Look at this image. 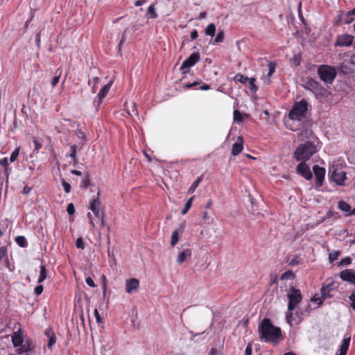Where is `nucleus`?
I'll use <instances>...</instances> for the list:
<instances>
[{"label": "nucleus", "mask_w": 355, "mask_h": 355, "mask_svg": "<svg viewBox=\"0 0 355 355\" xmlns=\"http://www.w3.org/2000/svg\"><path fill=\"white\" fill-rule=\"evenodd\" d=\"M209 355H217V351L215 348H211Z\"/></svg>", "instance_id": "774afa93"}, {"label": "nucleus", "mask_w": 355, "mask_h": 355, "mask_svg": "<svg viewBox=\"0 0 355 355\" xmlns=\"http://www.w3.org/2000/svg\"><path fill=\"white\" fill-rule=\"evenodd\" d=\"M15 241L20 247H26L27 245L26 238L23 236H17L15 238Z\"/></svg>", "instance_id": "bb28decb"}, {"label": "nucleus", "mask_w": 355, "mask_h": 355, "mask_svg": "<svg viewBox=\"0 0 355 355\" xmlns=\"http://www.w3.org/2000/svg\"><path fill=\"white\" fill-rule=\"evenodd\" d=\"M340 277L343 280L355 285V272L352 269H345L340 272Z\"/></svg>", "instance_id": "ddd939ff"}, {"label": "nucleus", "mask_w": 355, "mask_h": 355, "mask_svg": "<svg viewBox=\"0 0 355 355\" xmlns=\"http://www.w3.org/2000/svg\"><path fill=\"white\" fill-rule=\"evenodd\" d=\"M243 139L238 137L236 141L233 144L232 148V155L234 156L238 155L243 150Z\"/></svg>", "instance_id": "dca6fc26"}, {"label": "nucleus", "mask_w": 355, "mask_h": 355, "mask_svg": "<svg viewBox=\"0 0 355 355\" xmlns=\"http://www.w3.org/2000/svg\"><path fill=\"white\" fill-rule=\"evenodd\" d=\"M297 172L301 175L306 180H311L313 177L312 172L310 170L309 166L304 162H300L297 166Z\"/></svg>", "instance_id": "9b49d317"}, {"label": "nucleus", "mask_w": 355, "mask_h": 355, "mask_svg": "<svg viewBox=\"0 0 355 355\" xmlns=\"http://www.w3.org/2000/svg\"><path fill=\"white\" fill-rule=\"evenodd\" d=\"M61 183L65 193H69L71 191L70 184L68 182H67L63 178L62 179Z\"/></svg>", "instance_id": "4c0bfd02"}, {"label": "nucleus", "mask_w": 355, "mask_h": 355, "mask_svg": "<svg viewBox=\"0 0 355 355\" xmlns=\"http://www.w3.org/2000/svg\"><path fill=\"white\" fill-rule=\"evenodd\" d=\"M55 76L51 80V86L53 87H54L58 83V82L60 80V77L61 75V71L60 70V69H58L55 71Z\"/></svg>", "instance_id": "c85d7f7f"}, {"label": "nucleus", "mask_w": 355, "mask_h": 355, "mask_svg": "<svg viewBox=\"0 0 355 355\" xmlns=\"http://www.w3.org/2000/svg\"><path fill=\"white\" fill-rule=\"evenodd\" d=\"M198 36V31L196 30H193L191 33V39L192 40L196 39Z\"/></svg>", "instance_id": "680f3d73"}, {"label": "nucleus", "mask_w": 355, "mask_h": 355, "mask_svg": "<svg viewBox=\"0 0 355 355\" xmlns=\"http://www.w3.org/2000/svg\"><path fill=\"white\" fill-rule=\"evenodd\" d=\"M286 320L289 324H291L293 322V313H291V311H288V313H286Z\"/></svg>", "instance_id": "052dcab7"}, {"label": "nucleus", "mask_w": 355, "mask_h": 355, "mask_svg": "<svg viewBox=\"0 0 355 355\" xmlns=\"http://www.w3.org/2000/svg\"><path fill=\"white\" fill-rule=\"evenodd\" d=\"M94 313L97 323H101L102 320H101V318L100 316V314H99L97 309H94Z\"/></svg>", "instance_id": "13d9d810"}, {"label": "nucleus", "mask_w": 355, "mask_h": 355, "mask_svg": "<svg viewBox=\"0 0 355 355\" xmlns=\"http://www.w3.org/2000/svg\"><path fill=\"white\" fill-rule=\"evenodd\" d=\"M291 62L295 66H298L300 64V55H295L291 60Z\"/></svg>", "instance_id": "49530a36"}, {"label": "nucleus", "mask_w": 355, "mask_h": 355, "mask_svg": "<svg viewBox=\"0 0 355 355\" xmlns=\"http://www.w3.org/2000/svg\"><path fill=\"white\" fill-rule=\"evenodd\" d=\"M185 227H186V222L183 221L181 223H180L179 227L176 230L179 231V234L182 233Z\"/></svg>", "instance_id": "4d7b16f0"}, {"label": "nucleus", "mask_w": 355, "mask_h": 355, "mask_svg": "<svg viewBox=\"0 0 355 355\" xmlns=\"http://www.w3.org/2000/svg\"><path fill=\"white\" fill-rule=\"evenodd\" d=\"M248 77L244 76L241 73H237L235 76V79L243 84L246 83L248 82Z\"/></svg>", "instance_id": "72a5a7b5"}, {"label": "nucleus", "mask_w": 355, "mask_h": 355, "mask_svg": "<svg viewBox=\"0 0 355 355\" xmlns=\"http://www.w3.org/2000/svg\"><path fill=\"white\" fill-rule=\"evenodd\" d=\"M338 207L342 211H346V212L349 211L350 209H351L350 205L348 203H347L346 202L343 201V200H340L338 202Z\"/></svg>", "instance_id": "a878e982"}, {"label": "nucleus", "mask_w": 355, "mask_h": 355, "mask_svg": "<svg viewBox=\"0 0 355 355\" xmlns=\"http://www.w3.org/2000/svg\"><path fill=\"white\" fill-rule=\"evenodd\" d=\"M99 189H97L96 196H94L89 201V209L93 212L96 218H101L103 211L101 210V203L99 201Z\"/></svg>", "instance_id": "6e6552de"}, {"label": "nucleus", "mask_w": 355, "mask_h": 355, "mask_svg": "<svg viewBox=\"0 0 355 355\" xmlns=\"http://www.w3.org/2000/svg\"><path fill=\"white\" fill-rule=\"evenodd\" d=\"M289 265L291 266H297L300 263V258L298 256H295V257L292 258L291 260L288 261Z\"/></svg>", "instance_id": "a18cd8bd"}, {"label": "nucleus", "mask_w": 355, "mask_h": 355, "mask_svg": "<svg viewBox=\"0 0 355 355\" xmlns=\"http://www.w3.org/2000/svg\"><path fill=\"white\" fill-rule=\"evenodd\" d=\"M146 1V0H137L135 2L136 6H140L143 5Z\"/></svg>", "instance_id": "338daca9"}, {"label": "nucleus", "mask_w": 355, "mask_h": 355, "mask_svg": "<svg viewBox=\"0 0 355 355\" xmlns=\"http://www.w3.org/2000/svg\"><path fill=\"white\" fill-rule=\"evenodd\" d=\"M7 250L5 247L0 248V261L6 255Z\"/></svg>", "instance_id": "6e6d98bb"}, {"label": "nucleus", "mask_w": 355, "mask_h": 355, "mask_svg": "<svg viewBox=\"0 0 355 355\" xmlns=\"http://www.w3.org/2000/svg\"><path fill=\"white\" fill-rule=\"evenodd\" d=\"M46 278V269L44 266H40V276L38 277L37 282L39 284L42 283V282L44 281V279Z\"/></svg>", "instance_id": "5701e85b"}, {"label": "nucleus", "mask_w": 355, "mask_h": 355, "mask_svg": "<svg viewBox=\"0 0 355 355\" xmlns=\"http://www.w3.org/2000/svg\"><path fill=\"white\" fill-rule=\"evenodd\" d=\"M323 300H324L322 298V296L319 297L318 295L313 296V298L311 299L312 302H314L317 303L318 306H320V305H322V304L323 302Z\"/></svg>", "instance_id": "37998d69"}, {"label": "nucleus", "mask_w": 355, "mask_h": 355, "mask_svg": "<svg viewBox=\"0 0 355 355\" xmlns=\"http://www.w3.org/2000/svg\"><path fill=\"white\" fill-rule=\"evenodd\" d=\"M200 58V55L199 53H191L182 64L180 67V71L182 73H186L187 71L185 69H189L190 67L194 66Z\"/></svg>", "instance_id": "1a4fd4ad"}, {"label": "nucleus", "mask_w": 355, "mask_h": 355, "mask_svg": "<svg viewBox=\"0 0 355 355\" xmlns=\"http://www.w3.org/2000/svg\"><path fill=\"white\" fill-rule=\"evenodd\" d=\"M203 218L208 224L212 223L213 222V218L209 215V213L207 211L203 212Z\"/></svg>", "instance_id": "a19ab883"}, {"label": "nucleus", "mask_w": 355, "mask_h": 355, "mask_svg": "<svg viewBox=\"0 0 355 355\" xmlns=\"http://www.w3.org/2000/svg\"><path fill=\"white\" fill-rule=\"evenodd\" d=\"M224 40V33L223 31H220L217 35H216V37L214 40V42L216 43H219V42H222Z\"/></svg>", "instance_id": "c9c22d12"}, {"label": "nucleus", "mask_w": 355, "mask_h": 355, "mask_svg": "<svg viewBox=\"0 0 355 355\" xmlns=\"http://www.w3.org/2000/svg\"><path fill=\"white\" fill-rule=\"evenodd\" d=\"M12 341L15 347L20 346L23 343V338L19 333H15L12 338Z\"/></svg>", "instance_id": "4be33fe9"}, {"label": "nucleus", "mask_w": 355, "mask_h": 355, "mask_svg": "<svg viewBox=\"0 0 355 355\" xmlns=\"http://www.w3.org/2000/svg\"><path fill=\"white\" fill-rule=\"evenodd\" d=\"M255 80L256 79L254 78H249L248 80V82L250 85V89L252 92H255L257 90V87L255 85Z\"/></svg>", "instance_id": "473e14b6"}, {"label": "nucleus", "mask_w": 355, "mask_h": 355, "mask_svg": "<svg viewBox=\"0 0 355 355\" xmlns=\"http://www.w3.org/2000/svg\"><path fill=\"white\" fill-rule=\"evenodd\" d=\"M245 355H252V345L248 344L245 350Z\"/></svg>", "instance_id": "bf43d9fd"}, {"label": "nucleus", "mask_w": 355, "mask_h": 355, "mask_svg": "<svg viewBox=\"0 0 355 355\" xmlns=\"http://www.w3.org/2000/svg\"><path fill=\"white\" fill-rule=\"evenodd\" d=\"M67 211L69 215H73L75 213V207L72 203H70L67 206Z\"/></svg>", "instance_id": "de8ad7c7"}, {"label": "nucleus", "mask_w": 355, "mask_h": 355, "mask_svg": "<svg viewBox=\"0 0 355 355\" xmlns=\"http://www.w3.org/2000/svg\"><path fill=\"white\" fill-rule=\"evenodd\" d=\"M318 74L322 81L331 84L336 76V71L334 67L329 65H320L318 69Z\"/></svg>", "instance_id": "39448f33"}, {"label": "nucleus", "mask_w": 355, "mask_h": 355, "mask_svg": "<svg viewBox=\"0 0 355 355\" xmlns=\"http://www.w3.org/2000/svg\"><path fill=\"white\" fill-rule=\"evenodd\" d=\"M31 191V188L28 187V186H25L23 189V191H22V193L25 195H27Z\"/></svg>", "instance_id": "0e129e2a"}, {"label": "nucleus", "mask_w": 355, "mask_h": 355, "mask_svg": "<svg viewBox=\"0 0 355 355\" xmlns=\"http://www.w3.org/2000/svg\"><path fill=\"white\" fill-rule=\"evenodd\" d=\"M259 333L265 342H276L282 335L280 328L274 326L268 318H264L259 324Z\"/></svg>", "instance_id": "f257e3e1"}, {"label": "nucleus", "mask_w": 355, "mask_h": 355, "mask_svg": "<svg viewBox=\"0 0 355 355\" xmlns=\"http://www.w3.org/2000/svg\"><path fill=\"white\" fill-rule=\"evenodd\" d=\"M332 284H329L327 286H324L321 288V296L323 300H326L331 297L330 294L332 290Z\"/></svg>", "instance_id": "6ab92c4d"}, {"label": "nucleus", "mask_w": 355, "mask_h": 355, "mask_svg": "<svg viewBox=\"0 0 355 355\" xmlns=\"http://www.w3.org/2000/svg\"><path fill=\"white\" fill-rule=\"evenodd\" d=\"M43 290H44L43 286L38 285L35 288V293L37 295H40L42 293Z\"/></svg>", "instance_id": "864d4df0"}, {"label": "nucleus", "mask_w": 355, "mask_h": 355, "mask_svg": "<svg viewBox=\"0 0 355 355\" xmlns=\"http://www.w3.org/2000/svg\"><path fill=\"white\" fill-rule=\"evenodd\" d=\"M87 218L89 219V223L92 228L95 227V219L93 218L91 213L87 214Z\"/></svg>", "instance_id": "09e8293b"}, {"label": "nucleus", "mask_w": 355, "mask_h": 355, "mask_svg": "<svg viewBox=\"0 0 355 355\" xmlns=\"http://www.w3.org/2000/svg\"><path fill=\"white\" fill-rule=\"evenodd\" d=\"M352 263V259L349 257H346L344 259H342L338 266H345L351 264Z\"/></svg>", "instance_id": "7c9ffc66"}, {"label": "nucleus", "mask_w": 355, "mask_h": 355, "mask_svg": "<svg viewBox=\"0 0 355 355\" xmlns=\"http://www.w3.org/2000/svg\"><path fill=\"white\" fill-rule=\"evenodd\" d=\"M349 298L352 302L351 306L355 310V291L351 294Z\"/></svg>", "instance_id": "3c124183"}, {"label": "nucleus", "mask_w": 355, "mask_h": 355, "mask_svg": "<svg viewBox=\"0 0 355 355\" xmlns=\"http://www.w3.org/2000/svg\"><path fill=\"white\" fill-rule=\"evenodd\" d=\"M193 197H191V198L190 199H189V200H187V202H186V204H185V205H184V209H183L182 210V211H181V214H182V215L186 214L188 212V211L189 210V209L191 208V203H192V200H193Z\"/></svg>", "instance_id": "c756f323"}, {"label": "nucleus", "mask_w": 355, "mask_h": 355, "mask_svg": "<svg viewBox=\"0 0 355 355\" xmlns=\"http://www.w3.org/2000/svg\"><path fill=\"white\" fill-rule=\"evenodd\" d=\"M350 343V337L345 338L343 340L342 344L340 347L338 355H346L349 349Z\"/></svg>", "instance_id": "a211bd4d"}, {"label": "nucleus", "mask_w": 355, "mask_h": 355, "mask_svg": "<svg viewBox=\"0 0 355 355\" xmlns=\"http://www.w3.org/2000/svg\"><path fill=\"white\" fill-rule=\"evenodd\" d=\"M353 21H354V18L352 17V16L348 17V12H347V17H346V19H345V23L346 24H350Z\"/></svg>", "instance_id": "69168bd1"}, {"label": "nucleus", "mask_w": 355, "mask_h": 355, "mask_svg": "<svg viewBox=\"0 0 355 355\" xmlns=\"http://www.w3.org/2000/svg\"><path fill=\"white\" fill-rule=\"evenodd\" d=\"M287 297L288 299V311L294 310L297 304L302 301V296L299 289L292 287L288 292Z\"/></svg>", "instance_id": "0eeeda50"}, {"label": "nucleus", "mask_w": 355, "mask_h": 355, "mask_svg": "<svg viewBox=\"0 0 355 355\" xmlns=\"http://www.w3.org/2000/svg\"><path fill=\"white\" fill-rule=\"evenodd\" d=\"M313 171L315 177V185L317 187H320L323 183L325 175V169L318 165H315L313 167Z\"/></svg>", "instance_id": "9d476101"}, {"label": "nucleus", "mask_w": 355, "mask_h": 355, "mask_svg": "<svg viewBox=\"0 0 355 355\" xmlns=\"http://www.w3.org/2000/svg\"><path fill=\"white\" fill-rule=\"evenodd\" d=\"M340 254V252L339 250H335L331 252L329 254V260L331 263L336 260Z\"/></svg>", "instance_id": "cd10ccee"}, {"label": "nucleus", "mask_w": 355, "mask_h": 355, "mask_svg": "<svg viewBox=\"0 0 355 355\" xmlns=\"http://www.w3.org/2000/svg\"><path fill=\"white\" fill-rule=\"evenodd\" d=\"M19 148H16L11 154L10 157V162H15L17 157L19 156Z\"/></svg>", "instance_id": "e433bc0d"}, {"label": "nucleus", "mask_w": 355, "mask_h": 355, "mask_svg": "<svg viewBox=\"0 0 355 355\" xmlns=\"http://www.w3.org/2000/svg\"><path fill=\"white\" fill-rule=\"evenodd\" d=\"M45 335L46 336V337L49 338V340H48V347H51L56 342V338H55V334L53 333V331H51V329H48L47 331H46L45 332Z\"/></svg>", "instance_id": "aec40b11"}, {"label": "nucleus", "mask_w": 355, "mask_h": 355, "mask_svg": "<svg viewBox=\"0 0 355 355\" xmlns=\"http://www.w3.org/2000/svg\"><path fill=\"white\" fill-rule=\"evenodd\" d=\"M125 109L127 113L129 115H138L139 114V112L136 107V103L135 102H131L129 105H128V103H125Z\"/></svg>", "instance_id": "412c9836"}, {"label": "nucleus", "mask_w": 355, "mask_h": 355, "mask_svg": "<svg viewBox=\"0 0 355 355\" xmlns=\"http://www.w3.org/2000/svg\"><path fill=\"white\" fill-rule=\"evenodd\" d=\"M33 142L35 144V150H38L42 148V144L38 141L34 140Z\"/></svg>", "instance_id": "e2e57ef3"}, {"label": "nucleus", "mask_w": 355, "mask_h": 355, "mask_svg": "<svg viewBox=\"0 0 355 355\" xmlns=\"http://www.w3.org/2000/svg\"><path fill=\"white\" fill-rule=\"evenodd\" d=\"M85 282L89 286L92 287V288L96 287V284L92 277H87Z\"/></svg>", "instance_id": "8fccbe9b"}, {"label": "nucleus", "mask_w": 355, "mask_h": 355, "mask_svg": "<svg viewBox=\"0 0 355 355\" xmlns=\"http://www.w3.org/2000/svg\"><path fill=\"white\" fill-rule=\"evenodd\" d=\"M315 152V146L310 141H306L298 146L294 153V157L297 161H305L309 159Z\"/></svg>", "instance_id": "7ed1b4c3"}, {"label": "nucleus", "mask_w": 355, "mask_h": 355, "mask_svg": "<svg viewBox=\"0 0 355 355\" xmlns=\"http://www.w3.org/2000/svg\"><path fill=\"white\" fill-rule=\"evenodd\" d=\"M90 178L89 175L85 176L82 181L80 187L82 188H87L90 184Z\"/></svg>", "instance_id": "58836bf2"}, {"label": "nucleus", "mask_w": 355, "mask_h": 355, "mask_svg": "<svg viewBox=\"0 0 355 355\" xmlns=\"http://www.w3.org/2000/svg\"><path fill=\"white\" fill-rule=\"evenodd\" d=\"M234 119L235 121H238V122H241L243 121L242 114L237 110L234 111Z\"/></svg>", "instance_id": "f704fd0d"}, {"label": "nucleus", "mask_w": 355, "mask_h": 355, "mask_svg": "<svg viewBox=\"0 0 355 355\" xmlns=\"http://www.w3.org/2000/svg\"><path fill=\"white\" fill-rule=\"evenodd\" d=\"M191 256V250L190 248H184L181 250L177 257V262L179 264L184 263L187 257Z\"/></svg>", "instance_id": "2eb2a0df"}, {"label": "nucleus", "mask_w": 355, "mask_h": 355, "mask_svg": "<svg viewBox=\"0 0 355 355\" xmlns=\"http://www.w3.org/2000/svg\"><path fill=\"white\" fill-rule=\"evenodd\" d=\"M0 165H2L6 170H7V167L8 165V158L5 157L2 159H0Z\"/></svg>", "instance_id": "5fc2aeb1"}, {"label": "nucleus", "mask_w": 355, "mask_h": 355, "mask_svg": "<svg viewBox=\"0 0 355 355\" xmlns=\"http://www.w3.org/2000/svg\"><path fill=\"white\" fill-rule=\"evenodd\" d=\"M139 282L137 279L132 278L125 282V292L130 294L133 291L138 289Z\"/></svg>", "instance_id": "4468645a"}, {"label": "nucleus", "mask_w": 355, "mask_h": 355, "mask_svg": "<svg viewBox=\"0 0 355 355\" xmlns=\"http://www.w3.org/2000/svg\"><path fill=\"white\" fill-rule=\"evenodd\" d=\"M354 36L351 35H342L338 37L335 45L338 46H349L354 41Z\"/></svg>", "instance_id": "f8f14e48"}, {"label": "nucleus", "mask_w": 355, "mask_h": 355, "mask_svg": "<svg viewBox=\"0 0 355 355\" xmlns=\"http://www.w3.org/2000/svg\"><path fill=\"white\" fill-rule=\"evenodd\" d=\"M76 245L77 248H80V249H83V250L85 248L84 241L81 237L78 238L76 240Z\"/></svg>", "instance_id": "c03bdc74"}, {"label": "nucleus", "mask_w": 355, "mask_h": 355, "mask_svg": "<svg viewBox=\"0 0 355 355\" xmlns=\"http://www.w3.org/2000/svg\"><path fill=\"white\" fill-rule=\"evenodd\" d=\"M276 63L275 62H270L268 63V76L270 77L271 76L273 73L275 72V69H276Z\"/></svg>", "instance_id": "2f4dec72"}, {"label": "nucleus", "mask_w": 355, "mask_h": 355, "mask_svg": "<svg viewBox=\"0 0 355 355\" xmlns=\"http://www.w3.org/2000/svg\"><path fill=\"white\" fill-rule=\"evenodd\" d=\"M179 241V231L175 230L172 232L171 238V246H175Z\"/></svg>", "instance_id": "b1692460"}, {"label": "nucleus", "mask_w": 355, "mask_h": 355, "mask_svg": "<svg viewBox=\"0 0 355 355\" xmlns=\"http://www.w3.org/2000/svg\"><path fill=\"white\" fill-rule=\"evenodd\" d=\"M330 180L338 185H344L347 179L346 173L343 170L340 164H333L329 168Z\"/></svg>", "instance_id": "20e7f679"}, {"label": "nucleus", "mask_w": 355, "mask_h": 355, "mask_svg": "<svg viewBox=\"0 0 355 355\" xmlns=\"http://www.w3.org/2000/svg\"><path fill=\"white\" fill-rule=\"evenodd\" d=\"M70 149H71V153L69 154V157H71L72 159H75L76 151V145H72L70 147Z\"/></svg>", "instance_id": "603ef678"}, {"label": "nucleus", "mask_w": 355, "mask_h": 355, "mask_svg": "<svg viewBox=\"0 0 355 355\" xmlns=\"http://www.w3.org/2000/svg\"><path fill=\"white\" fill-rule=\"evenodd\" d=\"M112 84V81L111 80L107 84L104 85L101 88L100 92H98V103L99 104L101 103L102 100L105 98V96L108 93V92H109L110 87H111Z\"/></svg>", "instance_id": "f3484780"}, {"label": "nucleus", "mask_w": 355, "mask_h": 355, "mask_svg": "<svg viewBox=\"0 0 355 355\" xmlns=\"http://www.w3.org/2000/svg\"><path fill=\"white\" fill-rule=\"evenodd\" d=\"M148 12L151 15V18H156L157 15L155 12V9L153 5H150L148 8Z\"/></svg>", "instance_id": "79ce46f5"}, {"label": "nucleus", "mask_w": 355, "mask_h": 355, "mask_svg": "<svg viewBox=\"0 0 355 355\" xmlns=\"http://www.w3.org/2000/svg\"><path fill=\"white\" fill-rule=\"evenodd\" d=\"M216 32V26L214 24H209L206 29H205V33L207 35L213 37Z\"/></svg>", "instance_id": "393cba45"}, {"label": "nucleus", "mask_w": 355, "mask_h": 355, "mask_svg": "<svg viewBox=\"0 0 355 355\" xmlns=\"http://www.w3.org/2000/svg\"><path fill=\"white\" fill-rule=\"evenodd\" d=\"M308 110V103L306 101L302 99L299 102L295 103L292 109L288 113V120L293 123H297V127L299 128Z\"/></svg>", "instance_id": "f03ea898"}, {"label": "nucleus", "mask_w": 355, "mask_h": 355, "mask_svg": "<svg viewBox=\"0 0 355 355\" xmlns=\"http://www.w3.org/2000/svg\"><path fill=\"white\" fill-rule=\"evenodd\" d=\"M200 181H201L200 178H198L196 181H194L189 189V192L193 193L196 190V189L198 187Z\"/></svg>", "instance_id": "ea45409f"}, {"label": "nucleus", "mask_w": 355, "mask_h": 355, "mask_svg": "<svg viewBox=\"0 0 355 355\" xmlns=\"http://www.w3.org/2000/svg\"><path fill=\"white\" fill-rule=\"evenodd\" d=\"M303 87L305 89L312 92L316 98L322 97L326 94V89L313 78H309Z\"/></svg>", "instance_id": "423d86ee"}]
</instances>
